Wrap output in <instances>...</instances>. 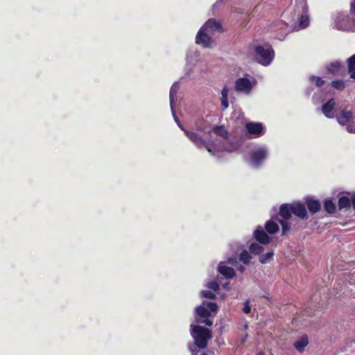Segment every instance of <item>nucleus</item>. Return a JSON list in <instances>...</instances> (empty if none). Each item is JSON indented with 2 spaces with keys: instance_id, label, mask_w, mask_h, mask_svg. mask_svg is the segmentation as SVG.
I'll return each mask as SVG.
<instances>
[{
  "instance_id": "33",
  "label": "nucleus",
  "mask_w": 355,
  "mask_h": 355,
  "mask_svg": "<svg viewBox=\"0 0 355 355\" xmlns=\"http://www.w3.org/2000/svg\"><path fill=\"white\" fill-rule=\"evenodd\" d=\"M331 86L338 90H342L345 88V83L343 80H333Z\"/></svg>"
},
{
  "instance_id": "14",
  "label": "nucleus",
  "mask_w": 355,
  "mask_h": 355,
  "mask_svg": "<svg viewBox=\"0 0 355 355\" xmlns=\"http://www.w3.org/2000/svg\"><path fill=\"white\" fill-rule=\"evenodd\" d=\"M272 31L277 32L275 35V38L279 40H283L285 39L286 35L289 32L288 24L282 20L277 21L271 26Z\"/></svg>"
},
{
  "instance_id": "19",
  "label": "nucleus",
  "mask_w": 355,
  "mask_h": 355,
  "mask_svg": "<svg viewBox=\"0 0 355 355\" xmlns=\"http://www.w3.org/2000/svg\"><path fill=\"white\" fill-rule=\"evenodd\" d=\"M218 272L227 279H232L236 275L234 270L227 266L225 262H220L218 266Z\"/></svg>"
},
{
  "instance_id": "17",
  "label": "nucleus",
  "mask_w": 355,
  "mask_h": 355,
  "mask_svg": "<svg viewBox=\"0 0 355 355\" xmlns=\"http://www.w3.org/2000/svg\"><path fill=\"white\" fill-rule=\"evenodd\" d=\"M253 235L256 241L262 244H268L271 241V239L267 235L261 227H258L254 231Z\"/></svg>"
},
{
  "instance_id": "16",
  "label": "nucleus",
  "mask_w": 355,
  "mask_h": 355,
  "mask_svg": "<svg viewBox=\"0 0 355 355\" xmlns=\"http://www.w3.org/2000/svg\"><path fill=\"white\" fill-rule=\"evenodd\" d=\"M202 27L203 29L206 30V32L211 35L216 33H220L223 31L221 24L216 19H209Z\"/></svg>"
},
{
  "instance_id": "6",
  "label": "nucleus",
  "mask_w": 355,
  "mask_h": 355,
  "mask_svg": "<svg viewBox=\"0 0 355 355\" xmlns=\"http://www.w3.org/2000/svg\"><path fill=\"white\" fill-rule=\"evenodd\" d=\"M191 335L194 340L195 347L201 349L206 348L208 340L212 338L211 331L200 325H191Z\"/></svg>"
},
{
  "instance_id": "36",
  "label": "nucleus",
  "mask_w": 355,
  "mask_h": 355,
  "mask_svg": "<svg viewBox=\"0 0 355 355\" xmlns=\"http://www.w3.org/2000/svg\"><path fill=\"white\" fill-rule=\"evenodd\" d=\"M201 295L203 297L214 299L215 297V294L211 291H202L201 292Z\"/></svg>"
},
{
  "instance_id": "25",
  "label": "nucleus",
  "mask_w": 355,
  "mask_h": 355,
  "mask_svg": "<svg viewBox=\"0 0 355 355\" xmlns=\"http://www.w3.org/2000/svg\"><path fill=\"white\" fill-rule=\"evenodd\" d=\"M348 72L351 78L355 79V54L347 59Z\"/></svg>"
},
{
  "instance_id": "30",
  "label": "nucleus",
  "mask_w": 355,
  "mask_h": 355,
  "mask_svg": "<svg viewBox=\"0 0 355 355\" xmlns=\"http://www.w3.org/2000/svg\"><path fill=\"white\" fill-rule=\"evenodd\" d=\"M324 209L329 214H333L336 211V206L331 200H326L324 202Z\"/></svg>"
},
{
  "instance_id": "10",
  "label": "nucleus",
  "mask_w": 355,
  "mask_h": 355,
  "mask_svg": "<svg viewBox=\"0 0 355 355\" xmlns=\"http://www.w3.org/2000/svg\"><path fill=\"white\" fill-rule=\"evenodd\" d=\"M211 36V35L206 32L205 29L201 27L196 35V43L202 45L205 48H211L214 43Z\"/></svg>"
},
{
  "instance_id": "13",
  "label": "nucleus",
  "mask_w": 355,
  "mask_h": 355,
  "mask_svg": "<svg viewBox=\"0 0 355 355\" xmlns=\"http://www.w3.org/2000/svg\"><path fill=\"white\" fill-rule=\"evenodd\" d=\"M187 66L189 71L187 73L189 76L193 67L198 63L200 60V51L195 48H191L187 53Z\"/></svg>"
},
{
  "instance_id": "5",
  "label": "nucleus",
  "mask_w": 355,
  "mask_h": 355,
  "mask_svg": "<svg viewBox=\"0 0 355 355\" xmlns=\"http://www.w3.org/2000/svg\"><path fill=\"white\" fill-rule=\"evenodd\" d=\"M218 311V306L215 302L203 301L202 304L196 308V320L198 323H204L211 326L213 322L209 319L211 313L215 315Z\"/></svg>"
},
{
  "instance_id": "7",
  "label": "nucleus",
  "mask_w": 355,
  "mask_h": 355,
  "mask_svg": "<svg viewBox=\"0 0 355 355\" xmlns=\"http://www.w3.org/2000/svg\"><path fill=\"white\" fill-rule=\"evenodd\" d=\"M336 118L340 125L346 126L348 132L355 133V115L351 107L347 106L341 109L336 114Z\"/></svg>"
},
{
  "instance_id": "26",
  "label": "nucleus",
  "mask_w": 355,
  "mask_h": 355,
  "mask_svg": "<svg viewBox=\"0 0 355 355\" xmlns=\"http://www.w3.org/2000/svg\"><path fill=\"white\" fill-rule=\"evenodd\" d=\"M351 205V196H341L340 197L338 200V207L340 209H344V208H349L350 207Z\"/></svg>"
},
{
  "instance_id": "31",
  "label": "nucleus",
  "mask_w": 355,
  "mask_h": 355,
  "mask_svg": "<svg viewBox=\"0 0 355 355\" xmlns=\"http://www.w3.org/2000/svg\"><path fill=\"white\" fill-rule=\"evenodd\" d=\"M273 256H274L273 252L271 251V252H267V253L260 256L259 261L263 264L267 263L272 259Z\"/></svg>"
},
{
  "instance_id": "41",
  "label": "nucleus",
  "mask_w": 355,
  "mask_h": 355,
  "mask_svg": "<svg viewBox=\"0 0 355 355\" xmlns=\"http://www.w3.org/2000/svg\"><path fill=\"white\" fill-rule=\"evenodd\" d=\"M317 94L315 93L313 96V101L314 102V103H318V102H317Z\"/></svg>"
},
{
  "instance_id": "12",
  "label": "nucleus",
  "mask_w": 355,
  "mask_h": 355,
  "mask_svg": "<svg viewBox=\"0 0 355 355\" xmlns=\"http://www.w3.org/2000/svg\"><path fill=\"white\" fill-rule=\"evenodd\" d=\"M255 80L252 82L246 78H240L235 83V89L237 92L248 95L251 93Z\"/></svg>"
},
{
  "instance_id": "18",
  "label": "nucleus",
  "mask_w": 355,
  "mask_h": 355,
  "mask_svg": "<svg viewBox=\"0 0 355 355\" xmlns=\"http://www.w3.org/2000/svg\"><path fill=\"white\" fill-rule=\"evenodd\" d=\"M335 104L334 100L331 98L322 106V112L326 117L331 119L336 116Z\"/></svg>"
},
{
  "instance_id": "21",
  "label": "nucleus",
  "mask_w": 355,
  "mask_h": 355,
  "mask_svg": "<svg viewBox=\"0 0 355 355\" xmlns=\"http://www.w3.org/2000/svg\"><path fill=\"white\" fill-rule=\"evenodd\" d=\"M179 89H180L179 82H175L172 85L171 89H170V93H169L171 110H173V107L174 106L175 101L176 100V94Z\"/></svg>"
},
{
  "instance_id": "8",
  "label": "nucleus",
  "mask_w": 355,
  "mask_h": 355,
  "mask_svg": "<svg viewBox=\"0 0 355 355\" xmlns=\"http://www.w3.org/2000/svg\"><path fill=\"white\" fill-rule=\"evenodd\" d=\"M307 13L308 6L306 0H296L293 19L298 21L299 29H303L309 26L310 21Z\"/></svg>"
},
{
  "instance_id": "23",
  "label": "nucleus",
  "mask_w": 355,
  "mask_h": 355,
  "mask_svg": "<svg viewBox=\"0 0 355 355\" xmlns=\"http://www.w3.org/2000/svg\"><path fill=\"white\" fill-rule=\"evenodd\" d=\"M308 337L306 336H303L298 340L295 341L293 345L297 351L302 352L308 345Z\"/></svg>"
},
{
  "instance_id": "46",
  "label": "nucleus",
  "mask_w": 355,
  "mask_h": 355,
  "mask_svg": "<svg viewBox=\"0 0 355 355\" xmlns=\"http://www.w3.org/2000/svg\"><path fill=\"white\" fill-rule=\"evenodd\" d=\"M223 0H218L217 3L221 2Z\"/></svg>"
},
{
  "instance_id": "27",
  "label": "nucleus",
  "mask_w": 355,
  "mask_h": 355,
  "mask_svg": "<svg viewBox=\"0 0 355 355\" xmlns=\"http://www.w3.org/2000/svg\"><path fill=\"white\" fill-rule=\"evenodd\" d=\"M252 259V256L250 254L245 250H243L239 254V260L243 262L244 264L247 265L250 263Z\"/></svg>"
},
{
  "instance_id": "32",
  "label": "nucleus",
  "mask_w": 355,
  "mask_h": 355,
  "mask_svg": "<svg viewBox=\"0 0 355 355\" xmlns=\"http://www.w3.org/2000/svg\"><path fill=\"white\" fill-rule=\"evenodd\" d=\"M309 81L312 84H315L318 88H321L324 84V81L318 76H311L309 77Z\"/></svg>"
},
{
  "instance_id": "1",
  "label": "nucleus",
  "mask_w": 355,
  "mask_h": 355,
  "mask_svg": "<svg viewBox=\"0 0 355 355\" xmlns=\"http://www.w3.org/2000/svg\"><path fill=\"white\" fill-rule=\"evenodd\" d=\"M184 133L197 148H202L205 147L211 155L218 158H220L223 153H232L237 150L236 145L233 143H230L228 146H225L216 141H206L193 131L186 129L184 130Z\"/></svg>"
},
{
  "instance_id": "45",
  "label": "nucleus",
  "mask_w": 355,
  "mask_h": 355,
  "mask_svg": "<svg viewBox=\"0 0 355 355\" xmlns=\"http://www.w3.org/2000/svg\"><path fill=\"white\" fill-rule=\"evenodd\" d=\"M247 336H248V335H246V336H245V338L243 339V342H244V341H245V338L247 337Z\"/></svg>"
},
{
  "instance_id": "42",
  "label": "nucleus",
  "mask_w": 355,
  "mask_h": 355,
  "mask_svg": "<svg viewBox=\"0 0 355 355\" xmlns=\"http://www.w3.org/2000/svg\"><path fill=\"white\" fill-rule=\"evenodd\" d=\"M197 129H198V130L203 131V129H202V128H201L200 127H198V128H197Z\"/></svg>"
},
{
  "instance_id": "34",
  "label": "nucleus",
  "mask_w": 355,
  "mask_h": 355,
  "mask_svg": "<svg viewBox=\"0 0 355 355\" xmlns=\"http://www.w3.org/2000/svg\"><path fill=\"white\" fill-rule=\"evenodd\" d=\"M206 286L214 291H216L219 288V285L216 281L208 282Z\"/></svg>"
},
{
  "instance_id": "22",
  "label": "nucleus",
  "mask_w": 355,
  "mask_h": 355,
  "mask_svg": "<svg viewBox=\"0 0 355 355\" xmlns=\"http://www.w3.org/2000/svg\"><path fill=\"white\" fill-rule=\"evenodd\" d=\"M228 94H229V89L227 87L225 86L220 92V102L221 105L223 108V110L227 109L229 107V102H228Z\"/></svg>"
},
{
  "instance_id": "9",
  "label": "nucleus",
  "mask_w": 355,
  "mask_h": 355,
  "mask_svg": "<svg viewBox=\"0 0 355 355\" xmlns=\"http://www.w3.org/2000/svg\"><path fill=\"white\" fill-rule=\"evenodd\" d=\"M254 51L256 53V59L261 64L268 66L272 62L275 53L270 44L256 46Z\"/></svg>"
},
{
  "instance_id": "29",
  "label": "nucleus",
  "mask_w": 355,
  "mask_h": 355,
  "mask_svg": "<svg viewBox=\"0 0 355 355\" xmlns=\"http://www.w3.org/2000/svg\"><path fill=\"white\" fill-rule=\"evenodd\" d=\"M341 67V63L338 61L332 62L327 67V70L331 73H338Z\"/></svg>"
},
{
  "instance_id": "43",
  "label": "nucleus",
  "mask_w": 355,
  "mask_h": 355,
  "mask_svg": "<svg viewBox=\"0 0 355 355\" xmlns=\"http://www.w3.org/2000/svg\"><path fill=\"white\" fill-rule=\"evenodd\" d=\"M228 285H229V284H228V283L225 284L224 285V288H227V287H228Z\"/></svg>"
},
{
  "instance_id": "20",
  "label": "nucleus",
  "mask_w": 355,
  "mask_h": 355,
  "mask_svg": "<svg viewBox=\"0 0 355 355\" xmlns=\"http://www.w3.org/2000/svg\"><path fill=\"white\" fill-rule=\"evenodd\" d=\"M306 204L309 211L312 214H315L321 209V204L318 200L307 198L306 200Z\"/></svg>"
},
{
  "instance_id": "3",
  "label": "nucleus",
  "mask_w": 355,
  "mask_h": 355,
  "mask_svg": "<svg viewBox=\"0 0 355 355\" xmlns=\"http://www.w3.org/2000/svg\"><path fill=\"white\" fill-rule=\"evenodd\" d=\"M331 26L343 32H355V0L350 2L349 13L337 12L332 16Z\"/></svg>"
},
{
  "instance_id": "35",
  "label": "nucleus",
  "mask_w": 355,
  "mask_h": 355,
  "mask_svg": "<svg viewBox=\"0 0 355 355\" xmlns=\"http://www.w3.org/2000/svg\"><path fill=\"white\" fill-rule=\"evenodd\" d=\"M171 112H172V115H173V117L174 119V121H175V123H177V125H178V127L184 131V130H186L184 128V127L182 125V124L180 123V120L178 119L175 112V110H174V106L173 107V110H171Z\"/></svg>"
},
{
  "instance_id": "4",
  "label": "nucleus",
  "mask_w": 355,
  "mask_h": 355,
  "mask_svg": "<svg viewBox=\"0 0 355 355\" xmlns=\"http://www.w3.org/2000/svg\"><path fill=\"white\" fill-rule=\"evenodd\" d=\"M269 148L265 145H258L254 147L246 158L248 163L254 168H259L269 157Z\"/></svg>"
},
{
  "instance_id": "15",
  "label": "nucleus",
  "mask_w": 355,
  "mask_h": 355,
  "mask_svg": "<svg viewBox=\"0 0 355 355\" xmlns=\"http://www.w3.org/2000/svg\"><path fill=\"white\" fill-rule=\"evenodd\" d=\"M212 132L223 139V141H220L218 139H215V140H213L212 141H216L218 144L224 145L225 146H228V144H230V143H233V144H235L236 145V147L238 148V144L236 143L231 141L229 139L228 131L226 130V128H225L224 125H219V126L214 127L212 130Z\"/></svg>"
},
{
  "instance_id": "11",
  "label": "nucleus",
  "mask_w": 355,
  "mask_h": 355,
  "mask_svg": "<svg viewBox=\"0 0 355 355\" xmlns=\"http://www.w3.org/2000/svg\"><path fill=\"white\" fill-rule=\"evenodd\" d=\"M247 132L250 138H258L264 135L266 129L261 123L248 122L245 124Z\"/></svg>"
},
{
  "instance_id": "38",
  "label": "nucleus",
  "mask_w": 355,
  "mask_h": 355,
  "mask_svg": "<svg viewBox=\"0 0 355 355\" xmlns=\"http://www.w3.org/2000/svg\"><path fill=\"white\" fill-rule=\"evenodd\" d=\"M351 203L355 210V194L354 193L351 195Z\"/></svg>"
},
{
  "instance_id": "28",
  "label": "nucleus",
  "mask_w": 355,
  "mask_h": 355,
  "mask_svg": "<svg viewBox=\"0 0 355 355\" xmlns=\"http://www.w3.org/2000/svg\"><path fill=\"white\" fill-rule=\"evenodd\" d=\"M249 250L251 254H260L263 252V248L257 243H253L250 245Z\"/></svg>"
},
{
  "instance_id": "2",
  "label": "nucleus",
  "mask_w": 355,
  "mask_h": 355,
  "mask_svg": "<svg viewBox=\"0 0 355 355\" xmlns=\"http://www.w3.org/2000/svg\"><path fill=\"white\" fill-rule=\"evenodd\" d=\"M292 214L301 219L308 218V213L305 206L299 202H294L291 204H283L279 207V222L282 225V235H286L291 230L293 225Z\"/></svg>"
},
{
  "instance_id": "39",
  "label": "nucleus",
  "mask_w": 355,
  "mask_h": 355,
  "mask_svg": "<svg viewBox=\"0 0 355 355\" xmlns=\"http://www.w3.org/2000/svg\"><path fill=\"white\" fill-rule=\"evenodd\" d=\"M227 262L232 265H234L236 262V259L235 258H230V259H228Z\"/></svg>"
},
{
  "instance_id": "44",
  "label": "nucleus",
  "mask_w": 355,
  "mask_h": 355,
  "mask_svg": "<svg viewBox=\"0 0 355 355\" xmlns=\"http://www.w3.org/2000/svg\"><path fill=\"white\" fill-rule=\"evenodd\" d=\"M211 131H208V132H207V133L209 135H211Z\"/></svg>"
},
{
  "instance_id": "24",
  "label": "nucleus",
  "mask_w": 355,
  "mask_h": 355,
  "mask_svg": "<svg viewBox=\"0 0 355 355\" xmlns=\"http://www.w3.org/2000/svg\"><path fill=\"white\" fill-rule=\"evenodd\" d=\"M265 229L268 233L275 234L279 230V225L272 220H269L266 222Z\"/></svg>"
},
{
  "instance_id": "40",
  "label": "nucleus",
  "mask_w": 355,
  "mask_h": 355,
  "mask_svg": "<svg viewBox=\"0 0 355 355\" xmlns=\"http://www.w3.org/2000/svg\"><path fill=\"white\" fill-rule=\"evenodd\" d=\"M238 270H239V272H243L245 270V268L243 266H240L238 268Z\"/></svg>"
},
{
  "instance_id": "37",
  "label": "nucleus",
  "mask_w": 355,
  "mask_h": 355,
  "mask_svg": "<svg viewBox=\"0 0 355 355\" xmlns=\"http://www.w3.org/2000/svg\"><path fill=\"white\" fill-rule=\"evenodd\" d=\"M243 311L248 314L249 313H250L251 311V308L250 306V302L249 300H246L245 302H244V305H243Z\"/></svg>"
}]
</instances>
